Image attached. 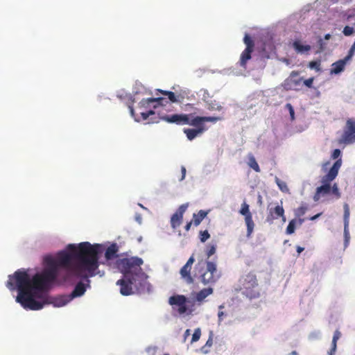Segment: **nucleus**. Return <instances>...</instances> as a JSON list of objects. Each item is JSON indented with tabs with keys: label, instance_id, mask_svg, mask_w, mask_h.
<instances>
[{
	"label": "nucleus",
	"instance_id": "obj_34",
	"mask_svg": "<svg viewBox=\"0 0 355 355\" xmlns=\"http://www.w3.org/2000/svg\"><path fill=\"white\" fill-rule=\"evenodd\" d=\"M334 179L338 174V171L342 165L343 161L342 158L334 159Z\"/></svg>",
	"mask_w": 355,
	"mask_h": 355
},
{
	"label": "nucleus",
	"instance_id": "obj_32",
	"mask_svg": "<svg viewBox=\"0 0 355 355\" xmlns=\"http://www.w3.org/2000/svg\"><path fill=\"white\" fill-rule=\"evenodd\" d=\"M307 210V207L304 205H302L300 207L295 210V215L297 217H300L304 215Z\"/></svg>",
	"mask_w": 355,
	"mask_h": 355
},
{
	"label": "nucleus",
	"instance_id": "obj_11",
	"mask_svg": "<svg viewBox=\"0 0 355 355\" xmlns=\"http://www.w3.org/2000/svg\"><path fill=\"white\" fill-rule=\"evenodd\" d=\"M44 261L46 264V268L40 274L50 285L57 279L59 270L53 264V262H50L46 257H45Z\"/></svg>",
	"mask_w": 355,
	"mask_h": 355
},
{
	"label": "nucleus",
	"instance_id": "obj_16",
	"mask_svg": "<svg viewBox=\"0 0 355 355\" xmlns=\"http://www.w3.org/2000/svg\"><path fill=\"white\" fill-rule=\"evenodd\" d=\"M187 298L182 295H173L168 299V303L171 306L175 305L178 306V311L180 315L184 314L187 311Z\"/></svg>",
	"mask_w": 355,
	"mask_h": 355
},
{
	"label": "nucleus",
	"instance_id": "obj_23",
	"mask_svg": "<svg viewBox=\"0 0 355 355\" xmlns=\"http://www.w3.org/2000/svg\"><path fill=\"white\" fill-rule=\"evenodd\" d=\"M118 246L116 243L110 245L106 250L105 257L107 260H111L117 257Z\"/></svg>",
	"mask_w": 355,
	"mask_h": 355
},
{
	"label": "nucleus",
	"instance_id": "obj_58",
	"mask_svg": "<svg viewBox=\"0 0 355 355\" xmlns=\"http://www.w3.org/2000/svg\"><path fill=\"white\" fill-rule=\"evenodd\" d=\"M318 216H319V214H317V215H315V216H314L311 217V220H314V219H315L316 218H318Z\"/></svg>",
	"mask_w": 355,
	"mask_h": 355
},
{
	"label": "nucleus",
	"instance_id": "obj_14",
	"mask_svg": "<svg viewBox=\"0 0 355 355\" xmlns=\"http://www.w3.org/2000/svg\"><path fill=\"white\" fill-rule=\"evenodd\" d=\"M159 119L162 121H164L168 123H175L177 125H183L188 123V115L187 114H163L162 113H159Z\"/></svg>",
	"mask_w": 355,
	"mask_h": 355
},
{
	"label": "nucleus",
	"instance_id": "obj_50",
	"mask_svg": "<svg viewBox=\"0 0 355 355\" xmlns=\"http://www.w3.org/2000/svg\"><path fill=\"white\" fill-rule=\"evenodd\" d=\"M304 248L303 247L297 245L296 247V250L298 254H300L302 252H303Z\"/></svg>",
	"mask_w": 355,
	"mask_h": 355
},
{
	"label": "nucleus",
	"instance_id": "obj_61",
	"mask_svg": "<svg viewBox=\"0 0 355 355\" xmlns=\"http://www.w3.org/2000/svg\"><path fill=\"white\" fill-rule=\"evenodd\" d=\"M303 220H300V223L301 224L302 223Z\"/></svg>",
	"mask_w": 355,
	"mask_h": 355
},
{
	"label": "nucleus",
	"instance_id": "obj_57",
	"mask_svg": "<svg viewBox=\"0 0 355 355\" xmlns=\"http://www.w3.org/2000/svg\"><path fill=\"white\" fill-rule=\"evenodd\" d=\"M330 37H331V35H330V34H327V35H325V39H326V40H329Z\"/></svg>",
	"mask_w": 355,
	"mask_h": 355
},
{
	"label": "nucleus",
	"instance_id": "obj_56",
	"mask_svg": "<svg viewBox=\"0 0 355 355\" xmlns=\"http://www.w3.org/2000/svg\"><path fill=\"white\" fill-rule=\"evenodd\" d=\"M223 314H224V313H223V311H220V312H218V318L220 319V318H221V317L223 315Z\"/></svg>",
	"mask_w": 355,
	"mask_h": 355
},
{
	"label": "nucleus",
	"instance_id": "obj_19",
	"mask_svg": "<svg viewBox=\"0 0 355 355\" xmlns=\"http://www.w3.org/2000/svg\"><path fill=\"white\" fill-rule=\"evenodd\" d=\"M282 217L284 222L286 221L284 209L282 206L277 205L274 209H270L267 216V221L272 222L275 219Z\"/></svg>",
	"mask_w": 355,
	"mask_h": 355
},
{
	"label": "nucleus",
	"instance_id": "obj_44",
	"mask_svg": "<svg viewBox=\"0 0 355 355\" xmlns=\"http://www.w3.org/2000/svg\"><path fill=\"white\" fill-rule=\"evenodd\" d=\"M313 80H314V78H308L306 80H304L302 81L303 84L309 87V88H311L313 86Z\"/></svg>",
	"mask_w": 355,
	"mask_h": 355
},
{
	"label": "nucleus",
	"instance_id": "obj_36",
	"mask_svg": "<svg viewBox=\"0 0 355 355\" xmlns=\"http://www.w3.org/2000/svg\"><path fill=\"white\" fill-rule=\"evenodd\" d=\"M200 336H201L200 329V328L196 329L193 334V336H192L191 343L197 342L200 339Z\"/></svg>",
	"mask_w": 355,
	"mask_h": 355
},
{
	"label": "nucleus",
	"instance_id": "obj_52",
	"mask_svg": "<svg viewBox=\"0 0 355 355\" xmlns=\"http://www.w3.org/2000/svg\"><path fill=\"white\" fill-rule=\"evenodd\" d=\"M212 343H213L212 338H209L208 339V340L207 341V343H206V345H207V346H209V347H210V346H211Z\"/></svg>",
	"mask_w": 355,
	"mask_h": 355
},
{
	"label": "nucleus",
	"instance_id": "obj_30",
	"mask_svg": "<svg viewBox=\"0 0 355 355\" xmlns=\"http://www.w3.org/2000/svg\"><path fill=\"white\" fill-rule=\"evenodd\" d=\"M248 165L250 168H253L256 172L260 171L259 166L252 155H250L249 156Z\"/></svg>",
	"mask_w": 355,
	"mask_h": 355
},
{
	"label": "nucleus",
	"instance_id": "obj_43",
	"mask_svg": "<svg viewBox=\"0 0 355 355\" xmlns=\"http://www.w3.org/2000/svg\"><path fill=\"white\" fill-rule=\"evenodd\" d=\"M319 48L316 51L317 53L322 51L326 47V43L323 42L322 39L320 38L318 40Z\"/></svg>",
	"mask_w": 355,
	"mask_h": 355
},
{
	"label": "nucleus",
	"instance_id": "obj_13",
	"mask_svg": "<svg viewBox=\"0 0 355 355\" xmlns=\"http://www.w3.org/2000/svg\"><path fill=\"white\" fill-rule=\"evenodd\" d=\"M189 207V203L181 205L177 211L171 217V226L173 230H176L180 226L183 221V216Z\"/></svg>",
	"mask_w": 355,
	"mask_h": 355
},
{
	"label": "nucleus",
	"instance_id": "obj_5",
	"mask_svg": "<svg viewBox=\"0 0 355 355\" xmlns=\"http://www.w3.org/2000/svg\"><path fill=\"white\" fill-rule=\"evenodd\" d=\"M137 277H123L117 281L116 284L120 286V293L123 295H130L135 292L141 293L144 292L149 293L151 291V285L145 277L143 282L139 280Z\"/></svg>",
	"mask_w": 355,
	"mask_h": 355
},
{
	"label": "nucleus",
	"instance_id": "obj_38",
	"mask_svg": "<svg viewBox=\"0 0 355 355\" xmlns=\"http://www.w3.org/2000/svg\"><path fill=\"white\" fill-rule=\"evenodd\" d=\"M204 122L216 123L222 119L220 116H202Z\"/></svg>",
	"mask_w": 355,
	"mask_h": 355
},
{
	"label": "nucleus",
	"instance_id": "obj_42",
	"mask_svg": "<svg viewBox=\"0 0 355 355\" xmlns=\"http://www.w3.org/2000/svg\"><path fill=\"white\" fill-rule=\"evenodd\" d=\"M216 252V246L212 245L209 246L208 250H207L206 254L207 257H210Z\"/></svg>",
	"mask_w": 355,
	"mask_h": 355
},
{
	"label": "nucleus",
	"instance_id": "obj_39",
	"mask_svg": "<svg viewBox=\"0 0 355 355\" xmlns=\"http://www.w3.org/2000/svg\"><path fill=\"white\" fill-rule=\"evenodd\" d=\"M354 30H355V26L352 27V26H346L344 28L343 33L345 35L349 36L353 34V33L354 32Z\"/></svg>",
	"mask_w": 355,
	"mask_h": 355
},
{
	"label": "nucleus",
	"instance_id": "obj_54",
	"mask_svg": "<svg viewBox=\"0 0 355 355\" xmlns=\"http://www.w3.org/2000/svg\"><path fill=\"white\" fill-rule=\"evenodd\" d=\"M190 334V330L189 329H187L184 332V336L185 337H187V336H189Z\"/></svg>",
	"mask_w": 355,
	"mask_h": 355
},
{
	"label": "nucleus",
	"instance_id": "obj_62",
	"mask_svg": "<svg viewBox=\"0 0 355 355\" xmlns=\"http://www.w3.org/2000/svg\"><path fill=\"white\" fill-rule=\"evenodd\" d=\"M164 355H170V354H164Z\"/></svg>",
	"mask_w": 355,
	"mask_h": 355
},
{
	"label": "nucleus",
	"instance_id": "obj_55",
	"mask_svg": "<svg viewBox=\"0 0 355 355\" xmlns=\"http://www.w3.org/2000/svg\"><path fill=\"white\" fill-rule=\"evenodd\" d=\"M288 355H299L296 351H293Z\"/></svg>",
	"mask_w": 355,
	"mask_h": 355
},
{
	"label": "nucleus",
	"instance_id": "obj_6",
	"mask_svg": "<svg viewBox=\"0 0 355 355\" xmlns=\"http://www.w3.org/2000/svg\"><path fill=\"white\" fill-rule=\"evenodd\" d=\"M330 162H327L323 165L324 171H328L327 174L322 178V182L323 185L317 188L314 195V200L318 201L322 196H324L331 191V186L329 182L333 180V166L329 167Z\"/></svg>",
	"mask_w": 355,
	"mask_h": 355
},
{
	"label": "nucleus",
	"instance_id": "obj_41",
	"mask_svg": "<svg viewBox=\"0 0 355 355\" xmlns=\"http://www.w3.org/2000/svg\"><path fill=\"white\" fill-rule=\"evenodd\" d=\"M286 107L288 110L291 120L295 119V111L291 103H287Z\"/></svg>",
	"mask_w": 355,
	"mask_h": 355
},
{
	"label": "nucleus",
	"instance_id": "obj_26",
	"mask_svg": "<svg viewBox=\"0 0 355 355\" xmlns=\"http://www.w3.org/2000/svg\"><path fill=\"white\" fill-rule=\"evenodd\" d=\"M208 212L204 210H200L198 214H193V225L198 226L200 224L202 220L207 216Z\"/></svg>",
	"mask_w": 355,
	"mask_h": 355
},
{
	"label": "nucleus",
	"instance_id": "obj_22",
	"mask_svg": "<svg viewBox=\"0 0 355 355\" xmlns=\"http://www.w3.org/2000/svg\"><path fill=\"white\" fill-rule=\"evenodd\" d=\"M214 289L211 287L203 288L196 293L195 300L198 302H202L208 295L212 294Z\"/></svg>",
	"mask_w": 355,
	"mask_h": 355
},
{
	"label": "nucleus",
	"instance_id": "obj_49",
	"mask_svg": "<svg viewBox=\"0 0 355 355\" xmlns=\"http://www.w3.org/2000/svg\"><path fill=\"white\" fill-rule=\"evenodd\" d=\"M192 224H193V222L192 220L188 222L184 227L185 230L188 232L190 230Z\"/></svg>",
	"mask_w": 355,
	"mask_h": 355
},
{
	"label": "nucleus",
	"instance_id": "obj_48",
	"mask_svg": "<svg viewBox=\"0 0 355 355\" xmlns=\"http://www.w3.org/2000/svg\"><path fill=\"white\" fill-rule=\"evenodd\" d=\"M181 171H182V177L180 178V181L183 180L185 178L186 175V168L184 166L181 167Z\"/></svg>",
	"mask_w": 355,
	"mask_h": 355
},
{
	"label": "nucleus",
	"instance_id": "obj_12",
	"mask_svg": "<svg viewBox=\"0 0 355 355\" xmlns=\"http://www.w3.org/2000/svg\"><path fill=\"white\" fill-rule=\"evenodd\" d=\"M239 213L245 216V223L247 227V237L250 238L254 228V223L252 220V216L250 211L249 205L244 202L241 205Z\"/></svg>",
	"mask_w": 355,
	"mask_h": 355
},
{
	"label": "nucleus",
	"instance_id": "obj_28",
	"mask_svg": "<svg viewBox=\"0 0 355 355\" xmlns=\"http://www.w3.org/2000/svg\"><path fill=\"white\" fill-rule=\"evenodd\" d=\"M157 92L164 96H167V99L171 103H176L178 101V97L175 96V94L173 92L170 91H166L162 89H157Z\"/></svg>",
	"mask_w": 355,
	"mask_h": 355
},
{
	"label": "nucleus",
	"instance_id": "obj_45",
	"mask_svg": "<svg viewBox=\"0 0 355 355\" xmlns=\"http://www.w3.org/2000/svg\"><path fill=\"white\" fill-rule=\"evenodd\" d=\"M340 336H341V334L340 331H334V352L336 350V341H337V340L339 339Z\"/></svg>",
	"mask_w": 355,
	"mask_h": 355
},
{
	"label": "nucleus",
	"instance_id": "obj_8",
	"mask_svg": "<svg viewBox=\"0 0 355 355\" xmlns=\"http://www.w3.org/2000/svg\"><path fill=\"white\" fill-rule=\"evenodd\" d=\"M217 272L216 264L214 262L206 261V270L201 275V282L203 284H214L220 278Z\"/></svg>",
	"mask_w": 355,
	"mask_h": 355
},
{
	"label": "nucleus",
	"instance_id": "obj_20",
	"mask_svg": "<svg viewBox=\"0 0 355 355\" xmlns=\"http://www.w3.org/2000/svg\"><path fill=\"white\" fill-rule=\"evenodd\" d=\"M205 130V127H200L199 128H184L183 132L186 135L187 139L191 141L196 137L201 135Z\"/></svg>",
	"mask_w": 355,
	"mask_h": 355
},
{
	"label": "nucleus",
	"instance_id": "obj_7",
	"mask_svg": "<svg viewBox=\"0 0 355 355\" xmlns=\"http://www.w3.org/2000/svg\"><path fill=\"white\" fill-rule=\"evenodd\" d=\"M341 146H347L355 144V119L349 118L347 120L341 137L338 140Z\"/></svg>",
	"mask_w": 355,
	"mask_h": 355
},
{
	"label": "nucleus",
	"instance_id": "obj_1",
	"mask_svg": "<svg viewBox=\"0 0 355 355\" xmlns=\"http://www.w3.org/2000/svg\"><path fill=\"white\" fill-rule=\"evenodd\" d=\"M99 245H92L89 242L80 243L78 246L69 244L67 248L69 252H60L56 259L46 257L48 260L53 262V265L60 270L64 268L67 270V275L64 281L70 276L80 279H88L96 275V270L99 266L98 253ZM89 286V284H87Z\"/></svg>",
	"mask_w": 355,
	"mask_h": 355
},
{
	"label": "nucleus",
	"instance_id": "obj_31",
	"mask_svg": "<svg viewBox=\"0 0 355 355\" xmlns=\"http://www.w3.org/2000/svg\"><path fill=\"white\" fill-rule=\"evenodd\" d=\"M159 98H162L163 101H155V105H153V108L155 109L158 106H167L168 105L169 106H171V102L165 97H159Z\"/></svg>",
	"mask_w": 355,
	"mask_h": 355
},
{
	"label": "nucleus",
	"instance_id": "obj_53",
	"mask_svg": "<svg viewBox=\"0 0 355 355\" xmlns=\"http://www.w3.org/2000/svg\"><path fill=\"white\" fill-rule=\"evenodd\" d=\"M221 108H222V107L219 105H217L216 107H211V109H215V110H221Z\"/></svg>",
	"mask_w": 355,
	"mask_h": 355
},
{
	"label": "nucleus",
	"instance_id": "obj_59",
	"mask_svg": "<svg viewBox=\"0 0 355 355\" xmlns=\"http://www.w3.org/2000/svg\"><path fill=\"white\" fill-rule=\"evenodd\" d=\"M329 355H333V347L329 352Z\"/></svg>",
	"mask_w": 355,
	"mask_h": 355
},
{
	"label": "nucleus",
	"instance_id": "obj_18",
	"mask_svg": "<svg viewBox=\"0 0 355 355\" xmlns=\"http://www.w3.org/2000/svg\"><path fill=\"white\" fill-rule=\"evenodd\" d=\"M299 72L293 71L285 80V87L287 89L297 90L302 84L303 78L298 77Z\"/></svg>",
	"mask_w": 355,
	"mask_h": 355
},
{
	"label": "nucleus",
	"instance_id": "obj_9",
	"mask_svg": "<svg viewBox=\"0 0 355 355\" xmlns=\"http://www.w3.org/2000/svg\"><path fill=\"white\" fill-rule=\"evenodd\" d=\"M86 291V286L82 282H78L73 291L69 295H65L61 296L57 301L58 306H62L66 305L73 299L78 297H81L85 294Z\"/></svg>",
	"mask_w": 355,
	"mask_h": 355
},
{
	"label": "nucleus",
	"instance_id": "obj_33",
	"mask_svg": "<svg viewBox=\"0 0 355 355\" xmlns=\"http://www.w3.org/2000/svg\"><path fill=\"white\" fill-rule=\"evenodd\" d=\"M295 223H296V220L295 219H293L289 222V223L286 227V233L288 234H291L294 233L295 230Z\"/></svg>",
	"mask_w": 355,
	"mask_h": 355
},
{
	"label": "nucleus",
	"instance_id": "obj_17",
	"mask_svg": "<svg viewBox=\"0 0 355 355\" xmlns=\"http://www.w3.org/2000/svg\"><path fill=\"white\" fill-rule=\"evenodd\" d=\"M344 215H343V221H344V250L347 248L349 243L350 240V234L349 231V207L347 203L344 204Z\"/></svg>",
	"mask_w": 355,
	"mask_h": 355
},
{
	"label": "nucleus",
	"instance_id": "obj_27",
	"mask_svg": "<svg viewBox=\"0 0 355 355\" xmlns=\"http://www.w3.org/2000/svg\"><path fill=\"white\" fill-rule=\"evenodd\" d=\"M203 123L204 121L202 116H196L191 120H190L189 117L188 116V123H186V124H189L190 125L196 127V128H199L200 127H205Z\"/></svg>",
	"mask_w": 355,
	"mask_h": 355
},
{
	"label": "nucleus",
	"instance_id": "obj_10",
	"mask_svg": "<svg viewBox=\"0 0 355 355\" xmlns=\"http://www.w3.org/2000/svg\"><path fill=\"white\" fill-rule=\"evenodd\" d=\"M243 42L246 45V48L241 55L239 64L241 67L245 69L247 62L252 58L251 54L254 50V43L248 34L245 35Z\"/></svg>",
	"mask_w": 355,
	"mask_h": 355
},
{
	"label": "nucleus",
	"instance_id": "obj_35",
	"mask_svg": "<svg viewBox=\"0 0 355 355\" xmlns=\"http://www.w3.org/2000/svg\"><path fill=\"white\" fill-rule=\"evenodd\" d=\"M155 114V111L153 110H148L146 111H142L140 112L142 120L145 121L150 116L154 115Z\"/></svg>",
	"mask_w": 355,
	"mask_h": 355
},
{
	"label": "nucleus",
	"instance_id": "obj_29",
	"mask_svg": "<svg viewBox=\"0 0 355 355\" xmlns=\"http://www.w3.org/2000/svg\"><path fill=\"white\" fill-rule=\"evenodd\" d=\"M275 182H276L279 189H280V191H282L284 193L289 192V189H288L286 182L281 180L280 179H279L277 177L275 178Z\"/></svg>",
	"mask_w": 355,
	"mask_h": 355
},
{
	"label": "nucleus",
	"instance_id": "obj_51",
	"mask_svg": "<svg viewBox=\"0 0 355 355\" xmlns=\"http://www.w3.org/2000/svg\"><path fill=\"white\" fill-rule=\"evenodd\" d=\"M129 110H130V112L131 114V116L135 117V110L133 109L132 105H129Z\"/></svg>",
	"mask_w": 355,
	"mask_h": 355
},
{
	"label": "nucleus",
	"instance_id": "obj_60",
	"mask_svg": "<svg viewBox=\"0 0 355 355\" xmlns=\"http://www.w3.org/2000/svg\"><path fill=\"white\" fill-rule=\"evenodd\" d=\"M201 264H202V265H203L202 261H199V262L198 263V264H197V266H200V265H201Z\"/></svg>",
	"mask_w": 355,
	"mask_h": 355
},
{
	"label": "nucleus",
	"instance_id": "obj_4",
	"mask_svg": "<svg viewBox=\"0 0 355 355\" xmlns=\"http://www.w3.org/2000/svg\"><path fill=\"white\" fill-rule=\"evenodd\" d=\"M144 261L138 257L120 258L116 261V267L123 275L124 277H137L140 281H144L148 276L142 271L141 266Z\"/></svg>",
	"mask_w": 355,
	"mask_h": 355
},
{
	"label": "nucleus",
	"instance_id": "obj_37",
	"mask_svg": "<svg viewBox=\"0 0 355 355\" xmlns=\"http://www.w3.org/2000/svg\"><path fill=\"white\" fill-rule=\"evenodd\" d=\"M210 237V234L207 230L200 232V240L201 242H205Z\"/></svg>",
	"mask_w": 355,
	"mask_h": 355
},
{
	"label": "nucleus",
	"instance_id": "obj_3",
	"mask_svg": "<svg viewBox=\"0 0 355 355\" xmlns=\"http://www.w3.org/2000/svg\"><path fill=\"white\" fill-rule=\"evenodd\" d=\"M236 291L249 299L256 300L261 295V288L259 285V281L254 271H250L241 275L239 279Z\"/></svg>",
	"mask_w": 355,
	"mask_h": 355
},
{
	"label": "nucleus",
	"instance_id": "obj_2",
	"mask_svg": "<svg viewBox=\"0 0 355 355\" xmlns=\"http://www.w3.org/2000/svg\"><path fill=\"white\" fill-rule=\"evenodd\" d=\"M7 287L13 291H18L16 301L24 309L30 310H40L44 302L35 300L40 297L39 293L46 290L50 286L40 273H36L32 279L25 270H17L13 275H9L6 284Z\"/></svg>",
	"mask_w": 355,
	"mask_h": 355
},
{
	"label": "nucleus",
	"instance_id": "obj_40",
	"mask_svg": "<svg viewBox=\"0 0 355 355\" xmlns=\"http://www.w3.org/2000/svg\"><path fill=\"white\" fill-rule=\"evenodd\" d=\"M309 67L311 69L320 70V61H311L309 63Z\"/></svg>",
	"mask_w": 355,
	"mask_h": 355
},
{
	"label": "nucleus",
	"instance_id": "obj_21",
	"mask_svg": "<svg viewBox=\"0 0 355 355\" xmlns=\"http://www.w3.org/2000/svg\"><path fill=\"white\" fill-rule=\"evenodd\" d=\"M163 101L162 98H148L146 99L141 100L139 103V109H150L151 107L155 105V101Z\"/></svg>",
	"mask_w": 355,
	"mask_h": 355
},
{
	"label": "nucleus",
	"instance_id": "obj_24",
	"mask_svg": "<svg viewBox=\"0 0 355 355\" xmlns=\"http://www.w3.org/2000/svg\"><path fill=\"white\" fill-rule=\"evenodd\" d=\"M293 46L295 49V51L300 53H307L309 52L311 47L308 44H302L300 41H295L293 43Z\"/></svg>",
	"mask_w": 355,
	"mask_h": 355
},
{
	"label": "nucleus",
	"instance_id": "obj_47",
	"mask_svg": "<svg viewBox=\"0 0 355 355\" xmlns=\"http://www.w3.org/2000/svg\"><path fill=\"white\" fill-rule=\"evenodd\" d=\"M341 158V150L340 149H334V159Z\"/></svg>",
	"mask_w": 355,
	"mask_h": 355
},
{
	"label": "nucleus",
	"instance_id": "obj_25",
	"mask_svg": "<svg viewBox=\"0 0 355 355\" xmlns=\"http://www.w3.org/2000/svg\"><path fill=\"white\" fill-rule=\"evenodd\" d=\"M350 60H346V57L334 62V75L344 71L345 65Z\"/></svg>",
	"mask_w": 355,
	"mask_h": 355
},
{
	"label": "nucleus",
	"instance_id": "obj_46",
	"mask_svg": "<svg viewBox=\"0 0 355 355\" xmlns=\"http://www.w3.org/2000/svg\"><path fill=\"white\" fill-rule=\"evenodd\" d=\"M340 196V192L338 191V186L336 183H334V198H339Z\"/></svg>",
	"mask_w": 355,
	"mask_h": 355
},
{
	"label": "nucleus",
	"instance_id": "obj_15",
	"mask_svg": "<svg viewBox=\"0 0 355 355\" xmlns=\"http://www.w3.org/2000/svg\"><path fill=\"white\" fill-rule=\"evenodd\" d=\"M195 262V258L193 255H191L187 260V263L180 269V273L181 277L186 282L187 284H191L194 282V279L191 275V270L192 265Z\"/></svg>",
	"mask_w": 355,
	"mask_h": 355
}]
</instances>
